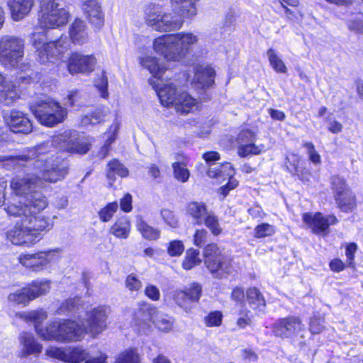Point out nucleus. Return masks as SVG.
Instances as JSON below:
<instances>
[{"label":"nucleus","instance_id":"nucleus-1","mask_svg":"<svg viewBox=\"0 0 363 363\" xmlns=\"http://www.w3.org/2000/svg\"><path fill=\"white\" fill-rule=\"evenodd\" d=\"M44 146H38L18 157L0 156L4 165L16 167L21 162L34 160L36 173L16 176L10 181L12 193L21 198L9 203L5 211L9 216L19 217L17 223L7 232V238L16 245L30 247L42 240L43 232L49 229L48 219L41 214L48 205V198L41 192L44 182L55 183L65 178L67 173L63 161H55L44 153Z\"/></svg>","mask_w":363,"mask_h":363},{"label":"nucleus","instance_id":"nucleus-2","mask_svg":"<svg viewBox=\"0 0 363 363\" xmlns=\"http://www.w3.org/2000/svg\"><path fill=\"white\" fill-rule=\"evenodd\" d=\"M140 64L152 75L149 83L157 92L161 104L164 106H173L177 112L189 113L199 108V102L193 98L188 92L182 90L174 82L165 84H157L155 79H160L167 67L160 62V60L152 57H140Z\"/></svg>","mask_w":363,"mask_h":363},{"label":"nucleus","instance_id":"nucleus-3","mask_svg":"<svg viewBox=\"0 0 363 363\" xmlns=\"http://www.w3.org/2000/svg\"><path fill=\"white\" fill-rule=\"evenodd\" d=\"M199 0H170L172 13H164L159 6L150 5L145 10V21L152 29L160 32L179 30L185 19L197 15Z\"/></svg>","mask_w":363,"mask_h":363},{"label":"nucleus","instance_id":"nucleus-4","mask_svg":"<svg viewBox=\"0 0 363 363\" xmlns=\"http://www.w3.org/2000/svg\"><path fill=\"white\" fill-rule=\"evenodd\" d=\"M47 315L42 311H34L29 313L28 318L34 321L37 333L43 339L56 340L59 342H76L80 340L86 333V326L82 322L79 324L76 321L64 320H55L45 329H40L38 324L43 322Z\"/></svg>","mask_w":363,"mask_h":363},{"label":"nucleus","instance_id":"nucleus-5","mask_svg":"<svg viewBox=\"0 0 363 363\" xmlns=\"http://www.w3.org/2000/svg\"><path fill=\"white\" fill-rule=\"evenodd\" d=\"M199 42V38L191 32H179L163 35L155 38L152 48L155 52L162 55L167 61L179 62Z\"/></svg>","mask_w":363,"mask_h":363},{"label":"nucleus","instance_id":"nucleus-6","mask_svg":"<svg viewBox=\"0 0 363 363\" xmlns=\"http://www.w3.org/2000/svg\"><path fill=\"white\" fill-rule=\"evenodd\" d=\"M30 41L36 50L37 58L41 63L54 62L60 59L69 47L67 37L63 36L56 41L45 43L43 32L33 33Z\"/></svg>","mask_w":363,"mask_h":363},{"label":"nucleus","instance_id":"nucleus-7","mask_svg":"<svg viewBox=\"0 0 363 363\" xmlns=\"http://www.w3.org/2000/svg\"><path fill=\"white\" fill-rule=\"evenodd\" d=\"M30 111L40 124L48 127L62 123L67 116L65 107L49 98L30 105Z\"/></svg>","mask_w":363,"mask_h":363},{"label":"nucleus","instance_id":"nucleus-8","mask_svg":"<svg viewBox=\"0 0 363 363\" xmlns=\"http://www.w3.org/2000/svg\"><path fill=\"white\" fill-rule=\"evenodd\" d=\"M55 0H41L38 24L43 28H55L65 25L69 18V12L58 8Z\"/></svg>","mask_w":363,"mask_h":363},{"label":"nucleus","instance_id":"nucleus-9","mask_svg":"<svg viewBox=\"0 0 363 363\" xmlns=\"http://www.w3.org/2000/svg\"><path fill=\"white\" fill-rule=\"evenodd\" d=\"M24 40L13 35L0 39V62L5 66L15 67L24 56Z\"/></svg>","mask_w":363,"mask_h":363},{"label":"nucleus","instance_id":"nucleus-10","mask_svg":"<svg viewBox=\"0 0 363 363\" xmlns=\"http://www.w3.org/2000/svg\"><path fill=\"white\" fill-rule=\"evenodd\" d=\"M50 289L48 281H35L25 288L17 289L9 294L7 300L13 305L26 306L30 301L46 294Z\"/></svg>","mask_w":363,"mask_h":363},{"label":"nucleus","instance_id":"nucleus-11","mask_svg":"<svg viewBox=\"0 0 363 363\" xmlns=\"http://www.w3.org/2000/svg\"><path fill=\"white\" fill-rule=\"evenodd\" d=\"M61 252V249L55 248L34 254H21L18 257V260L23 267L33 272H40L49 263L58 260Z\"/></svg>","mask_w":363,"mask_h":363},{"label":"nucleus","instance_id":"nucleus-12","mask_svg":"<svg viewBox=\"0 0 363 363\" xmlns=\"http://www.w3.org/2000/svg\"><path fill=\"white\" fill-rule=\"evenodd\" d=\"M204 263L216 277H223L230 272V260L214 243L207 245L203 250Z\"/></svg>","mask_w":363,"mask_h":363},{"label":"nucleus","instance_id":"nucleus-13","mask_svg":"<svg viewBox=\"0 0 363 363\" xmlns=\"http://www.w3.org/2000/svg\"><path fill=\"white\" fill-rule=\"evenodd\" d=\"M109 309L106 306H99L86 312V318L82 321L86 326V333L95 337L107 327L106 319Z\"/></svg>","mask_w":363,"mask_h":363},{"label":"nucleus","instance_id":"nucleus-14","mask_svg":"<svg viewBox=\"0 0 363 363\" xmlns=\"http://www.w3.org/2000/svg\"><path fill=\"white\" fill-rule=\"evenodd\" d=\"M303 220L309 226L313 233L321 236L328 235L329 226L338 222L334 215L325 217L321 213H315L313 215L306 213L303 215Z\"/></svg>","mask_w":363,"mask_h":363},{"label":"nucleus","instance_id":"nucleus-15","mask_svg":"<svg viewBox=\"0 0 363 363\" xmlns=\"http://www.w3.org/2000/svg\"><path fill=\"white\" fill-rule=\"evenodd\" d=\"M52 143L62 151L70 153L85 154L89 150V144L86 141L77 140L75 134L72 136L70 131L54 137Z\"/></svg>","mask_w":363,"mask_h":363},{"label":"nucleus","instance_id":"nucleus-16","mask_svg":"<svg viewBox=\"0 0 363 363\" xmlns=\"http://www.w3.org/2000/svg\"><path fill=\"white\" fill-rule=\"evenodd\" d=\"M238 154L240 157H245L252 155H259L265 148L264 145H256L255 134L249 129L242 130L236 138Z\"/></svg>","mask_w":363,"mask_h":363},{"label":"nucleus","instance_id":"nucleus-17","mask_svg":"<svg viewBox=\"0 0 363 363\" xmlns=\"http://www.w3.org/2000/svg\"><path fill=\"white\" fill-rule=\"evenodd\" d=\"M6 124L13 133L28 134L33 130V125L27 115L24 113L13 109L4 113L3 116Z\"/></svg>","mask_w":363,"mask_h":363},{"label":"nucleus","instance_id":"nucleus-18","mask_svg":"<svg viewBox=\"0 0 363 363\" xmlns=\"http://www.w3.org/2000/svg\"><path fill=\"white\" fill-rule=\"evenodd\" d=\"M16 80V83L6 80L0 73V99L6 104L12 103L19 97V89L16 83L20 85V84H30L33 81L30 74L20 76Z\"/></svg>","mask_w":363,"mask_h":363},{"label":"nucleus","instance_id":"nucleus-19","mask_svg":"<svg viewBox=\"0 0 363 363\" xmlns=\"http://www.w3.org/2000/svg\"><path fill=\"white\" fill-rule=\"evenodd\" d=\"M96 62L94 55L74 52L69 57L67 69L71 74L89 73L94 69Z\"/></svg>","mask_w":363,"mask_h":363},{"label":"nucleus","instance_id":"nucleus-20","mask_svg":"<svg viewBox=\"0 0 363 363\" xmlns=\"http://www.w3.org/2000/svg\"><path fill=\"white\" fill-rule=\"evenodd\" d=\"M82 9L90 23L97 28L103 26L104 23V15L101 6L96 0H89L82 5Z\"/></svg>","mask_w":363,"mask_h":363},{"label":"nucleus","instance_id":"nucleus-21","mask_svg":"<svg viewBox=\"0 0 363 363\" xmlns=\"http://www.w3.org/2000/svg\"><path fill=\"white\" fill-rule=\"evenodd\" d=\"M302 329L301 320L296 318L282 319L276 326L274 331L277 336L289 337Z\"/></svg>","mask_w":363,"mask_h":363},{"label":"nucleus","instance_id":"nucleus-22","mask_svg":"<svg viewBox=\"0 0 363 363\" xmlns=\"http://www.w3.org/2000/svg\"><path fill=\"white\" fill-rule=\"evenodd\" d=\"M69 33L72 42L76 45L84 44L89 38L87 27L85 23L80 19H76L71 24Z\"/></svg>","mask_w":363,"mask_h":363},{"label":"nucleus","instance_id":"nucleus-23","mask_svg":"<svg viewBox=\"0 0 363 363\" xmlns=\"http://www.w3.org/2000/svg\"><path fill=\"white\" fill-rule=\"evenodd\" d=\"M215 74V70L210 65H199L195 69L194 82L202 88L209 87L214 83Z\"/></svg>","mask_w":363,"mask_h":363},{"label":"nucleus","instance_id":"nucleus-24","mask_svg":"<svg viewBox=\"0 0 363 363\" xmlns=\"http://www.w3.org/2000/svg\"><path fill=\"white\" fill-rule=\"evenodd\" d=\"M11 18L14 21H21L30 11L33 0H13L9 3Z\"/></svg>","mask_w":363,"mask_h":363},{"label":"nucleus","instance_id":"nucleus-25","mask_svg":"<svg viewBox=\"0 0 363 363\" xmlns=\"http://www.w3.org/2000/svg\"><path fill=\"white\" fill-rule=\"evenodd\" d=\"M151 318L155 327L162 332L169 333L173 330L174 319L167 314L161 313L155 308L150 309Z\"/></svg>","mask_w":363,"mask_h":363},{"label":"nucleus","instance_id":"nucleus-26","mask_svg":"<svg viewBox=\"0 0 363 363\" xmlns=\"http://www.w3.org/2000/svg\"><path fill=\"white\" fill-rule=\"evenodd\" d=\"M187 213L195 220L198 225H201L205 217L211 212L208 211L205 203L191 201L186 207Z\"/></svg>","mask_w":363,"mask_h":363},{"label":"nucleus","instance_id":"nucleus-27","mask_svg":"<svg viewBox=\"0 0 363 363\" xmlns=\"http://www.w3.org/2000/svg\"><path fill=\"white\" fill-rule=\"evenodd\" d=\"M20 342L22 345V352L25 355L35 354L42 351V345L39 344L30 333H22L20 337Z\"/></svg>","mask_w":363,"mask_h":363},{"label":"nucleus","instance_id":"nucleus-28","mask_svg":"<svg viewBox=\"0 0 363 363\" xmlns=\"http://www.w3.org/2000/svg\"><path fill=\"white\" fill-rule=\"evenodd\" d=\"M337 207L342 212L352 211L357 206L355 194L350 191H347L345 194H341L335 199Z\"/></svg>","mask_w":363,"mask_h":363},{"label":"nucleus","instance_id":"nucleus-29","mask_svg":"<svg viewBox=\"0 0 363 363\" xmlns=\"http://www.w3.org/2000/svg\"><path fill=\"white\" fill-rule=\"evenodd\" d=\"M141 354L136 348H128L118 353L114 363H140Z\"/></svg>","mask_w":363,"mask_h":363},{"label":"nucleus","instance_id":"nucleus-30","mask_svg":"<svg viewBox=\"0 0 363 363\" xmlns=\"http://www.w3.org/2000/svg\"><path fill=\"white\" fill-rule=\"evenodd\" d=\"M115 174L121 177H125L128 175V169L117 160H113L108 164L106 177L111 181L110 186L115 180Z\"/></svg>","mask_w":363,"mask_h":363},{"label":"nucleus","instance_id":"nucleus-31","mask_svg":"<svg viewBox=\"0 0 363 363\" xmlns=\"http://www.w3.org/2000/svg\"><path fill=\"white\" fill-rule=\"evenodd\" d=\"M89 357V352L82 347H69L67 349L65 362L82 363Z\"/></svg>","mask_w":363,"mask_h":363},{"label":"nucleus","instance_id":"nucleus-32","mask_svg":"<svg viewBox=\"0 0 363 363\" xmlns=\"http://www.w3.org/2000/svg\"><path fill=\"white\" fill-rule=\"evenodd\" d=\"M207 174L212 178H217L219 177L225 178L231 177L235 174V169L230 163L225 162L219 165H216L213 167H210Z\"/></svg>","mask_w":363,"mask_h":363},{"label":"nucleus","instance_id":"nucleus-33","mask_svg":"<svg viewBox=\"0 0 363 363\" xmlns=\"http://www.w3.org/2000/svg\"><path fill=\"white\" fill-rule=\"evenodd\" d=\"M130 223L125 218L118 219L111 228V233L118 238L125 239L128 237Z\"/></svg>","mask_w":363,"mask_h":363},{"label":"nucleus","instance_id":"nucleus-34","mask_svg":"<svg viewBox=\"0 0 363 363\" xmlns=\"http://www.w3.org/2000/svg\"><path fill=\"white\" fill-rule=\"evenodd\" d=\"M247 300L253 309L262 311L265 306L263 296L257 288H250L246 292Z\"/></svg>","mask_w":363,"mask_h":363},{"label":"nucleus","instance_id":"nucleus-35","mask_svg":"<svg viewBox=\"0 0 363 363\" xmlns=\"http://www.w3.org/2000/svg\"><path fill=\"white\" fill-rule=\"evenodd\" d=\"M136 226L143 237L147 240H157L160 235V231L158 229L149 225L141 218L138 219Z\"/></svg>","mask_w":363,"mask_h":363},{"label":"nucleus","instance_id":"nucleus-36","mask_svg":"<svg viewBox=\"0 0 363 363\" xmlns=\"http://www.w3.org/2000/svg\"><path fill=\"white\" fill-rule=\"evenodd\" d=\"M330 185L334 199L351 190L346 180L338 175L331 177Z\"/></svg>","mask_w":363,"mask_h":363},{"label":"nucleus","instance_id":"nucleus-37","mask_svg":"<svg viewBox=\"0 0 363 363\" xmlns=\"http://www.w3.org/2000/svg\"><path fill=\"white\" fill-rule=\"evenodd\" d=\"M120 128V122L118 119H115L113 123L109 127L108 132L106 133V140L104 145L101 148V157L104 158L108 155L109 146L113 143L116 138V135Z\"/></svg>","mask_w":363,"mask_h":363},{"label":"nucleus","instance_id":"nucleus-38","mask_svg":"<svg viewBox=\"0 0 363 363\" xmlns=\"http://www.w3.org/2000/svg\"><path fill=\"white\" fill-rule=\"evenodd\" d=\"M301 157L294 152H288L286 156L285 166L288 171L294 175L301 172Z\"/></svg>","mask_w":363,"mask_h":363},{"label":"nucleus","instance_id":"nucleus-39","mask_svg":"<svg viewBox=\"0 0 363 363\" xmlns=\"http://www.w3.org/2000/svg\"><path fill=\"white\" fill-rule=\"evenodd\" d=\"M199 251L193 248L189 249L186 252V256L182 262V267L186 270L191 269L201 262L199 257Z\"/></svg>","mask_w":363,"mask_h":363},{"label":"nucleus","instance_id":"nucleus-40","mask_svg":"<svg viewBox=\"0 0 363 363\" xmlns=\"http://www.w3.org/2000/svg\"><path fill=\"white\" fill-rule=\"evenodd\" d=\"M203 223L211 230L214 235H219L222 233V228L220 226L218 218L211 211L204 218Z\"/></svg>","mask_w":363,"mask_h":363},{"label":"nucleus","instance_id":"nucleus-41","mask_svg":"<svg viewBox=\"0 0 363 363\" xmlns=\"http://www.w3.org/2000/svg\"><path fill=\"white\" fill-rule=\"evenodd\" d=\"M174 177L181 182H186L189 178L190 173L186 165L183 162H174L172 164Z\"/></svg>","mask_w":363,"mask_h":363},{"label":"nucleus","instance_id":"nucleus-42","mask_svg":"<svg viewBox=\"0 0 363 363\" xmlns=\"http://www.w3.org/2000/svg\"><path fill=\"white\" fill-rule=\"evenodd\" d=\"M274 4L277 12L281 13H284L290 18L293 11L290 9L287 8L286 5L293 7L297 6L298 4V0H279L277 1H274Z\"/></svg>","mask_w":363,"mask_h":363},{"label":"nucleus","instance_id":"nucleus-43","mask_svg":"<svg viewBox=\"0 0 363 363\" xmlns=\"http://www.w3.org/2000/svg\"><path fill=\"white\" fill-rule=\"evenodd\" d=\"M104 116L105 115L101 111H96L83 116L81 123L84 127L94 125L101 123Z\"/></svg>","mask_w":363,"mask_h":363},{"label":"nucleus","instance_id":"nucleus-44","mask_svg":"<svg viewBox=\"0 0 363 363\" xmlns=\"http://www.w3.org/2000/svg\"><path fill=\"white\" fill-rule=\"evenodd\" d=\"M118 208V205L117 202L109 203L99 211L100 220L103 222L109 221L113 218Z\"/></svg>","mask_w":363,"mask_h":363},{"label":"nucleus","instance_id":"nucleus-45","mask_svg":"<svg viewBox=\"0 0 363 363\" xmlns=\"http://www.w3.org/2000/svg\"><path fill=\"white\" fill-rule=\"evenodd\" d=\"M303 147L306 148L308 160L311 162L315 165H319L321 164V157L316 151L315 146L312 143H304L303 144Z\"/></svg>","mask_w":363,"mask_h":363},{"label":"nucleus","instance_id":"nucleus-46","mask_svg":"<svg viewBox=\"0 0 363 363\" xmlns=\"http://www.w3.org/2000/svg\"><path fill=\"white\" fill-rule=\"evenodd\" d=\"M184 250V246L180 240L170 242L167 247V252L172 257L180 256Z\"/></svg>","mask_w":363,"mask_h":363},{"label":"nucleus","instance_id":"nucleus-47","mask_svg":"<svg viewBox=\"0 0 363 363\" xmlns=\"http://www.w3.org/2000/svg\"><path fill=\"white\" fill-rule=\"evenodd\" d=\"M185 291H186L189 301L197 302L201 296L202 289L199 284L194 283Z\"/></svg>","mask_w":363,"mask_h":363},{"label":"nucleus","instance_id":"nucleus-48","mask_svg":"<svg viewBox=\"0 0 363 363\" xmlns=\"http://www.w3.org/2000/svg\"><path fill=\"white\" fill-rule=\"evenodd\" d=\"M161 216L164 221L171 228H177L178 226V218L174 212L163 209L161 211Z\"/></svg>","mask_w":363,"mask_h":363},{"label":"nucleus","instance_id":"nucleus-49","mask_svg":"<svg viewBox=\"0 0 363 363\" xmlns=\"http://www.w3.org/2000/svg\"><path fill=\"white\" fill-rule=\"evenodd\" d=\"M222 318L221 312H211L205 318V323L208 327L219 326L221 325Z\"/></svg>","mask_w":363,"mask_h":363},{"label":"nucleus","instance_id":"nucleus-50","mask_svg":"<svg viewBox=\"0 0 363 363\" xmlns=\"http://www.w3.org/2000/svg\"><path fill=\"white\" fill-rule=\"evenodd\" d=\"M174 299L176 303L186 312L190 310V307L188 306V301L189 300H188L186 291H176L174 294Z\"/></svg>","mask_w":363,"mask_h":363},{"label":"nucleus","instance_id":"nucleus-51","mask_svg":"<svg viewBox=\"0 0 363 363\" xmlns=\"http://www.w3.org/2000/svg\"><path fill=\"white\" fill-rule=\"evenodd\" d=\"M46 355L58 359L65 362L67 349L56 347H50L46 350Z\"/></svg>","mask_w":363,"mask_h":363},{"label":"nucleus","instance_id":"nucleus-52","mask_svg":"<svg viewBox=\"0 0 363 363\" xmlns=\"http://www.w3.org/2000/svg\"><path fill=\"white\" fill-rule=\"evenodd\" d=\"M324 318L313 317L310 321V330L313 334H318L324 329Z\"/></svg>","mask_w":363,"mask_h":363},{"label":"nucleus","instance_id":"nucleus-53","mask_svg":"<svg viewBox=\"0 0 363 363\" xmlns=\"http://www.w3.org/2000/svg\"><path fill=\"white\" fill-rule=\"evenodd\" d=\"M81 303L82 301L78 297L69 299L66 301V302L63 304L60 310L62 313H63L65 311H72L75 309L79 310V306L81 305Z\"/></svg>","mask_w":363,"mask_h":363},{"label":"nucleus","instance_id":"nucleus-54","mask_svg":"<svg viewBox=\"0 0 363 363\" xmlns=\"http://www.w3.org/2000/svg\"><path fill=\"white\" fill-rule=\"evenodd\" d=\"M126 286L130 291H138L142 287V283L135 275L130 274L126 278Z\"/></svg>","mask_w":363,"mask_h":363},{"label":"nucleus","instance_id":"nucleus-55","mask_svg":"<svg viewBox=\"0 0 363 363\" xmlns=\"http://www.w3.org/2000/svg\"><path fill=\"white\" fill-rule=\"evenodd\" d=\"M96 87L99 89L101 93V96L103 98H107L108 96V92L107 90L108 87V80L107 77L103 74L101 76V78L99 82H96Z\"/></svg>","mask_w":363,"mask_h":363},{"label":"nucleus","instance_id":"nucleus-56","mask_svg":"<svg viewBox=\"0 0 363 363\" xmlns=\"http://www.w3.org/2000/svg\"><path fill=\"white\" fill-rule=\"evenodd\" d=\"M272 228L270 225L262 223L258 225L255 229V236L257 238H264L271 235Z\"/></svg>","mask_w":363,"mask_h":363},{"label":"nucleus","instance_id":"nucleus-57","mask_svg":"<svg viewBox=\"0 0 363 363\" xmlns=\"http://www.w3.org/2000/svg\"><path fill=\"white\" fill-rule=\"evenodd\" d=\"M357 250V245L355 243H350L346 247V256L347 258L348 266L354 267V254Z\"/></svg>","mask_w":363,"mask_h":363},{"label":"nucleus","instance_id":"nucleus-58","mask_svg":"<svg viewBox=\"0 0 363 363\" xmlns=\"http://www.w3.org/2000/svg\"><path fill=\"white\" fill-rule=\"evenodd\" d=\"M207 235L206 230H197L194 236V244L198 247L201 246L206 241Z\"/></svg>","mask_w":363,"mask_h":363},{"label":"nucleus","instance_id":"nucleus-59","mask_svg":"<svg viewBox=\"0 0 363 363\" xmlns=\"http://www.w3.org/2000/svg\"><path fill=\"white\" fill-rule=\"evenodd\" d=\"M145 293L146 296L153 301H158L160 298V292L158 288L154 285L146 287Z\"/></svg>","mask_w":363,"mask_h":363},{"label":"nucleus","instance_id":"nucleus-60","mask_svg":"<svg viewBox=\"0 0 363 363\" xmlns=\"http://www.w3.org/2000/svg\"><path fill=\"white\" fill-rule=\"evenodd\" d=\"M121 208L125 212H130L132 210V196L126 194L121 200Z\"/></svg>","mask_w":363,"mask_h":363},{"label":"nucleus","instance_id":"nucleus-61","mask_svg":"<svg viewBox=\"0 0 363 363\" xmlns=\"http://www.w3.org/2000/svg\"><path fill=\"white\" fill-rule=\"evenodd\" d=\"M227 178L229 179L228 184L220 189L221 194H223L224 196L228 194L230 190L234 189L238 184V182L233 178V176Z\"/></svg>","mask_w":363,"mask_h":363},{"label":"nucleus","instance_id":"nucleus-62","mask_svg":"<svg viewBox=\"0 0 363 363\" xmlns=\"http://www.w3.org/2000/svg\"><path fill=\"white\" fill-rule=\"evenodd\" d=\"M245 298L244 290L240 287H235L231 293V298L236 302H242Z\"/></svg>","mask_w":363,"mask_h":363},{"label":"nucleus","instance_id":"nucleus-63","mask_svg":"<svg viewBox=\"0 0 363 363\" xmlns=\"http://www.w3.org/2000/svg\"><path fill=\"white\" fill-rule=\"evenodd\" d=\"M349 28L350 30L356 33L363 32V21L361 20H353L349 23Z\"/></svg>","mask_w":363,"mask_h":363},{"label":"nucleus","instance_id":"nucleus-64","mask_svg":"<svg viewBox=\"0 0 363 363\" xmlns=\"http://www.w3.org/2000/svg\"><path fill=\"white\" fill-rule=\"evenodd\" d=\"M107 356L104 354H99L95 357H91L89 354V357L84 360V363H106Z\"/></svg>","mask_w":363,"mask_h":363}]
</instances>
